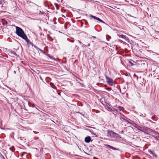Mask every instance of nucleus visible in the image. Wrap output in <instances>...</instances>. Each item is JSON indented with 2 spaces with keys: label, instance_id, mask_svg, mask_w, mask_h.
Masks as SVG:
<instances>
[{
  "label": "nucleus",
  "instance_id": "obj_1",
  "mask_svg": "<svg viewBox=\"0 0 159 159\" xmlns=\"http://www.w3.org/2000/svg\"><path fill=\"white\" fill-rule=\"evenodd\" d=\"M16 33L18 36L25 40L27 42L29 41V40L28 39L26 35L21 28L18 26H16Z\"/></svg>",
  "mask_w": 159,
  "mask_h": 159
},
{
  "label": "nucleus",
  "instance_id": "obj_2",
  "mask_svg": "<svg viewBox=\"0 0 159 159\" xmlns=\"http://www.w3.org/2000/svg\"><path fill=\"white\" fill-rule=\"evenodd\" d=\"M107 135L108 137L111 138L114 137L117 138L118 139L121 138L119 135L112 131H109L107 133Z\"/></svg>",
  "mask_w": 159,
  "mask_h": 159
},
{
  "label": "nucleus",
  "instance_id": "obj_3",
  "mask_svg": "<svg viewBox=\"0 0 159 159\" xmlns=\"http://www.w3.org/2000/svg\"><path fill=\"white\" fill-rule=\"evenodd\" d=\"M107 80L109 84L111 86H113V80L112 79L109 78L107 77Z\"/></svg>",
  "mask_w": 159,
  "mask_h": 159
},
{
  "label": "nucleus",
  "instance_id": "obj_4",
  "mask_svg": "<svg viewBox=\"0 0 159 159\" xmlns=\"http://www.w3.org/2000/svg\"><path fill=\"white\" fill-rule=\"evenodd\" d=\"M91 139V137L89 136H88L85 138V141L87 143H89L90 142Z\"/></svg>",
  "mask_w": 159,
  "mask_h": 159
},
{
  "label": "nucleus",
  "instance_id": "obj_5",
  "mask_svg": "<svg viewBox=\"0 0 159 159\" xmlns=\"http://www.w3.org/2000/svg\"><path fill=\"white\" fill-rule=\"evenodd\" d=\"M91 16L93 17V18H94V19H96L99 21H100V22H102V23H104V22L102 20H101V19H100V18L97 17H96L95 16H92V15H91Z\"/></svg>",
  "mask_w": 159,
  "mask_h": 159
},
{
  "label": "nucleus",
  "instance_id": "obj_6",
  "mask_svg": "<svg viewBox=\"0 0 159 159\" xmlns=\"http://www.w3.org/2000/svg\"><path fill=\"white\" fill-rule=\"evenodd\" d=\"M149 152L150 153V154H152L154 157H157V155L156 154H155L154 152H153L151 151H149Z\"/></svg>",
  "mask_w": 159,
  "mask_h": 159
},
{
  "label": "nucleus",
  "instance_id": "obj_7",
  "mask_svg": "<svg viewBox=\"0 0 159 159\" xmlns=\"http://www.w3.org/2000/svg\"><path fill=\"white\" fill-rule=\"evenodd\" d=\"M106 146L108 148H110L112 149L113 150H115L116 148H115L111 146L110 145H106Z\"/></svg>",
  "mask_w": 159,
  "mask_h": 159
},
{
  "label": "nucleus",
  "instance_id": "obj_8",
  "mask_svg": "<svg viewBox=\"0 0 159 159\" xmlns=\"http://www.w3.org/2000/svg\"><path fill=\"white\" fill-rule=\"evenodd\" d=\"M120 118H121L124 120H126V117L123 115L121 114L120 115Z\"/></svg>",
  "mask_w": 159,
  "mask_h": 159
},
{
  "label": "nucleus",
  "instance_id": "obj_9",
  "mask_svg": "<svg viewBox=\"0 0 159 159\" xmlns=\"http://www.w3.org/2000/svg\"><path fill=\"white\" fill-rule=\"evenodd\" d=\"M117 108L118 109L119 111H121L123 109V108L121 107L118 106L117 107Z\"/></svg>",
  "mask_w": 159,
  "mask_h": 159
},
{
  "label": "nucleus",
  "instance_id": "obj_10",
  "mask_svg": "<svg viewBox=\"0 0 159 159\" xmlns=\"http://www.w3.org/2000/svg\"><path fill=\"white\" fill-rule=\"evenodd\" d=\"M120 37L121 38H123L124 39H126V36L123 35H121L120 36Z\"/></svg>",
  "mask_w": 159,
  "mask_h": 159
},
{
  "label": "nucleus",
  "instance_id": "obj_11",
  "mask_svg": "<svg viewBox=\"0 0 159 159\" xmlns=\"http://www.w3.org/2000/svg\"><path fill=\"white\" fill-rule=\"evenodd\" d=\"M108 108L111 111H112L113 110V109L111 107H108Z\"/></svg>",
  "mask_w": 159,
  "mask_h": 159
},
{
  "label": "nucleus",
  "instance_id": "obj_12",
  "mask_svg": "<svg viewBox=\"0 0 159 159\" xmlns=\"http://www.w3.org/2000/svg\"><path fill=\"white\" fill-rule=\"evenodd\" d=\"M90 45V44L89 43V44H87V45H85L84 44H83V46H84H84H89Z\"/></svg>",
  "mask_w": 159,
  "mask_h": 159
},
{
  "label": "nucleus",
  "instance_id": "obj_13",
  "mask_svg": "<svg viewBox=\"0 0 159 159\" xmlns=\"http://www.w3.org/2000/svg\"><path fill=\"white\" fill-rule=\"evenodd\" d=\"M157 137L158 138V139H159V134H157Z\"/></svg>",
  "mask_w": 159,
  "mask_h": 159
},
{
  "label": "nucleus",
  "instance_id": "obj_14",
  "mask_svg": "<svg viewBox=\"0 0 159 159\" xmlns=\"http://www.w3.org/2000/svg\"><path fill=\"white\" fill-rule=\"evenodd\" d=\"M79 43L80 44H81L82 43L80 41H79Z\"/></svg>",
  "mask_w": 159,
  "mask_h": 159
},
{
  "label": "nucleus",
  "instance_id": "obj_15",
  "mask_svg": "<svg viewBox=\"0 0 159 159\" xmlns=\"http://www.w3.org/2000/svg\"><path fill=\"white\" fill-rule=\"evenodd\" d=\"M131 64V66H133V64L132 63H130Z\"/></svg>",
  "mask_w": 159,
  "mask_h": 159
},
{
  "label": "nucleus",
  "instance_id": "obj_16",
  "mask_svg": "<svg viewBox=\"0 0 159 159\" xmlns=\"http://www.w3.org/2000/svg\"><path fill=\"white\" fill-rule=\"evenodd\" d=\"M51 87L53 88H54V87H53V86H52L51 85Z\"/></svg>",
  "mask_w": 159,
  "mask_h": 159
},
{
  "label": "nucleus",
  "instance_id": "obj_17",
  "mask_svg": "<svg viewBox=\"0 0 159 159\" xmlns=\"http://www.w3.org/2000/svg\"><path fill=\"white\" fill-rule=\"evenodd\" d=\"M51 87L53 88H54V87H53V86H52L51 85Z\"/></svg>",
  "mask_w": 159,
  "mask_h": 159
},
{
  "label": "nucleus",
  "instance_id": "obj_18",
  "mask_svg": "<svg viewBox=\"0 0 159 159\" xmlns=\"http://www.w3.org/2000/svg\"><path fill=\"white\" fill-rule=\"evenodd\" d=\"M14 73H16V72L15 71H14Z\"/></svg>",
  "mask_w": 159,
  "mask_h": 159
},
{
  "label": "nucleus",
  "instance_id": "obj_19",
  "mask_svg": "<svg viewBox=\"0 0 159 159\" xmlns=\"http://www.w3.org/2000/svg\"><path fill=\"white\" fill-rule=\"evenodd\" d=\"M1 3V2L0 1V4Z\"/></svg>",
  "mask_w": 159,
  "mask_h": 159
}]
</instances>
